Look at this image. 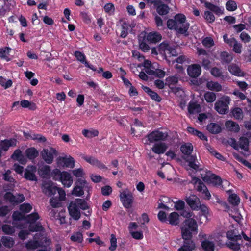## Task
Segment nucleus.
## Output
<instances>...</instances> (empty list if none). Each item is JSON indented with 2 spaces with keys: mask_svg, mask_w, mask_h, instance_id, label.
<instances>
[{
  "mask_svg": "<svg viewBox=\"0 0 251 251\" xmlns=\"http://www.w3.org/2000/svg\"><path fill=\"white\" fill-rule=\"evenodd\" d=\"M39 219V216L36 213H32L28 216V221L30 223V230L31 231H39L41 229V225L38 223H35L36 221Z\"/></svg>",
  "mask_w": 251,
  "mask_h": 251,
  "instance_id": "nucleus-17",
  "label": "nucleus"
},
{
  "mask_svg": "<svg viewBox=\"0 0 251 251\" xmlns=\"http://www.w3.org/2000/svg\"><path fill=\"white\" fill-rule=\"evenodd\" d=\"M199 172L201 178L208 184L217 187L220 185L221 179L218 176L206 170H200Z\"/></svg>",
  "mask_w": 251,
  "mask_h": 251,
  "instance_id": "nucleus-7",
  "label": "nucleus"
},
{
  "mask_svg": "<svg viewBox=\"0 0 251 251\" xmlns=\"http://www.w3.org/2000/svg\"><path fill=\"white\" fill-rule=\"evenodd\" d=\"M187 131L189 133L198 136L202 140H206L207 138L205 135L201 131H199L192 127H188L187 128Z\"/></svg>",
  "mask_w": 251,
  "mask_h": 251,
  "instance_id": "nucleus-40",
  "label": "nucleus"
},
{
  "mask_svg": "<svg viewBox=\"0 0 251 251\" xmlns=\"http://www.w3.org/2000/svg\"><path fill=\"white\" fill-rule=\"evenodd\" d=\"M187 203L189 206L194 210H200V206L201 204L200 200L195 195H191L188 197H186L185 199Z\"/></svg>",
  "mask_w": 251,
  "mask_h": 251,
  "instance_id": "nucleus-18",
  "label": "nucleus"
},
{
  "mask_svg": "<svg viewBox=\"0 0 251 251\" xmlns=\"http://www.w3.org/2000/svg\"><path fill=\"white\" fill-rule=\"evenodd\" d=\"M70 240L73 242L82 243L83 241L82 233L80 231L74 232L70 236Z\"/></svg>",
  "mask_w": 251,
  "mask_h": 251,
  "instance_id": "nucleus-34",
  "label": "nucleus"
},
{
  "mask_svg": "<svg viewBox=\"0 0 251 251\" xmlns=\"http://www.w3.org/2000/svg\"><path fill=\"white\" fill-rule=\"evenodd\" d=\"M2 231L7 234H12L14 233L15 229L10 225H5L2 226Z\"/></svg>",
  "mask_w": 251,
  "mask_h": 251,
  "instance_id": "nucleus-62",
  "label": "nucleus"
},
{
  "mask_svg": "<svg viewBox=\"0 0 251 251\" xmlns=\"http://www.w3.org/2000/svg\"><path fill=\"white\" fill-rule=\"evenodd\" d=\"M83 135L87 138H93L98 136L99 132L97 130H87L84 129L82 131Z\"/></svg>",
  "mask_w": 251,
  "mask_h": 251,
  "instance_id": "nucleus-45",
  "label": "nucleus"
},
{
  "mask_svg": "<svg viewBox=\"0 0 251 251\" xmlns=\"http://www.w3.org/2000/svg\"><path fill=\"white\" fill-rule=\"evenodd\" d=\"M221 235L214 234L209 236L201 242V246L205 251H214L215 248L214 242L219 243L222 241Z\"/></svg>",
  "mask_w": 251,
  "mask_h": 251,
  "instance_id": "nucleus-9",
  "label": "nucleus"
},
{
  "mask_svg": "<svg viewBox=\"0 0 251 251\" xmlns=\"http://www.w3.org/2000/svg\"><path fill=\"white\" fill-rule=\"evenodd\" d=\"M180 150L183 154V158L188 163L189 166L197 170L199 168V163L197 160L196 156L191 155L193 150V147L191 143H186L181 146Z\"/></svg>",
  "mask_w": 251,
  "mask_h": 251,
  "instance_id": "nucleus-5",
  "label": "nucleus"
},
{
  "mask_svg": "<svg viewBox=\"0 0 251 251\" xmlns=\"http://www.w3.org/2000/svg\"><path fill=\"white\" fill-rule=\"evenodd\" d=\"M207 88L213 91L219 92L222 90V86L218 82L210 81L207 82L206 84Z\"/></svg>",
  "mask_w": 251,
  "mask_h": 251,
  "instance_id": "nucleus-35",
  "label": "nucleus"
},
{
  "mask_svg": "<svg viewBox=\"0 0 251 251\" xmlns=\"http://www.w3.org/2000/svg\"><path fill=\"white\" fill-rule=\"evenodd\" d=\"M11 49L9 47H4L0 49V58L6 61H9L11 58L9 56V53Z\"/></svg>",
  "mask_w": 251,
  "mask_h": 251,
  "instance_id": "nucleus-31",
  "label": "nucleus"
},
{
  "mask_svg": "<svg viewBox=\"0 0 251 251\" xmlns=\"http://www.w3.org/2000/svg\"><path fill=\"white\" fill-rule=\"evenodd\" d=\"M2 242L5 247L8 248L12 247L14 244L13 240L9 237H3L2 238Z\"/></svg>",
  "mask_w": 251,
  "mask_h": 251,
  "instance_id": "nucleus-51",
  "label": "nucleus"
},
{
  "mask_svg": "<svg viewBox=\"0 0 251 251\" xmlns=\"http://www.w3.org/2000/svg\"><path fill=\"white\" fill-rule=\"evenodd\" d=\"M201 107L200 104L194 102H190L188 107V111L190 118H194V115L200 112Z\"/></svg>",
  "mask_w": 251,
  "mask_h": 251,
  "instance_id": "nucleus-25",
  "label": "nucleus"
},
{
  "mask_svg": "<svg viewBox=\"0 0 251 251\" xmlns=\"http://www.w3.org/2000/svg\"><path fill=\"white\" fill-rule=\"evenodd\" d=\"M74 55L75 56V57L76 58V59L78 61L81 62L82 63L84 64V65H85L86 67L90 68V69H91L94 71H97L96 68H95V67L93 66L90 65L86 61V57L83 53H82V52H81L80 51H75L74 53Z\"/></svg>",
  "mask_w": 251,
  "mask_h": 251,
  "instance_id": "nucleus-28",
  "label": "nucleus"
},
{
  "mask_svg": "<svg viewBox=\"0 0 251 251\" xmlns=\"http://www.w3.org/2000/svg\"><path fill=\"white\" fill-rule=\"evenodd\" d=\"M43 192L48 196H56L52 197L50 200V203L54 208L61 206V201L65 199V191L61 188H57L55 184L51 181L45 182L42 186Z\"/></svg>",
  "mask_w": 251,
  "mask_h": 251,
  "instance_id": "nucleus-2",
  "label": "nucleus"
},
{
  "mask_svg": "<svg viewBox=\"0 0 251 251\" xmlns=\"http://www.w3.org/2000/svg\"><path fill=\"white\" fill-rule=\"evenodd\" d=\"M84 191L88 193L87 198H89L92 192V187L85 180L78 179L75 184L72 194L76 197H80L84 194Z\"/></svg>",
  "mask_w": 251,
  "mask_h": 251,
  "instance_id": "nucleus-6",
  "label": "nucleus"
},
{
  "mask_svg": "<svg viewBox=\"0 0 251 251\" xmlns=\"http://www.w3.org/2000/svg\"><path fill=\"white\" fill-rule=\"evenodd\" d=\"M62 172L58 169H54L52 172L50 171V177H52L55 180H59Z\"/></svg>",
  "mask_w": 251,
  "mask_h": 251,
  "instance_id": "nucleus-63",
  "label": "nucleus"
},
{
  "mask_svg": "<svg viewBox=\"0 0 251 251\" xmlns=\"http://www.w3.org/2000/svg\"><path fill=\"white\" fill-rule=\"evenodd\" d=\"M144 66L145 68V71L147 73V70L154 69L155 67L158 66V65L155 63L152 64L150 61L146 60L144 62Z\"/></svg>",
  "mask_w": 251,
  "mask_h": 251,
  "instance_id": "nucleus-57",
  "label": "nucleus"
},
{
  "mask_svg": "<svg viewBox=\"0 0 251 251\" xmlns=\"http://www.w3.org/2000/svg\"><path fill=\"white\" fill-rule=\"evenodd\" d=\"M207 130L211 133L217 134L221 132V127L217 124L210 123L207 126Z\"/></svg>",
  "mask_w": 251,
  "mask_h": 251,
  "instance_id": "nucleus-39",
  "label": "nucleus"
},
{
  "mask_svg": "<svg viewBox=\"0 0 251 251\" xmlns=\"http://www.w3.org/2000/svg\"><path fill=\"white\" fill-rule=\"evenodd\" d=\"M88 207L85 200L77 198L70 202L68 209L70 216L74 220L77 221L81 217L80 209L86 210Z\"/></svg>",
  "mask_w": 251,
  "mask_h": 251,
  "instance_id": "nucleus-4",
  "label": "nucleus"
},
{
  "mask_svg": "<svg viewBox=\"0 0 251 251\" xmlns=\"http://www.w3.org/2000/svg\"><path fill=\"white\" fill-rule=\"evenodd\" d=\"M143 89L144 91L151 98L152 100L158 102L161 100V99L158 94L156 92L152 91L149 87L143 86Z\"/></svg>",
  "mask_w": 251,
  "mask_h": 251,
  "instance_id": "nucleus-37",
  "label": "nucleus"
},
{
  "mask_svg": "<svg viewBox=\"0 0 251 251\" xmlns=\"http://www.w3.org/2000/svg\"><path fill=\"white\" fill-rule=\"evenodd\" d=\"M200 209L201 210L202 215L205 217L207 221H209V217H210L211 214L208 207L204 204H201Z\"/></svg>",
  "mask_w": 251,
  "mask_h": 251,
  "instance_id": "nucleus-46",
  "label": "nucleus"
},
{
  "mask_svg": "<svg viewBox=\"0 0 251 251\" xmlns=\"http://www.w3.org/2000/svg\"><path fill=\"white\" fill-rule=\"evenodd\" d=\"M120 198L125 207L127 208L131 207L133 202V196L128 189H126L120 192Z\"/></svg>",
  "mask_w": 251,
  "mask_h": 251,
  "instance_id": "nucleus-12",
  "label": "nucleus"
},
{
  "mask_svg": "<svg viewBox=\"0 0 251 251\" xmlns=\"http://www.w3.org/2000/svg\"><path fill=\"white\" fill-rule=\"evenodd\" d=\"M59 180L65 187H70L72 185L73 181L71 174L66 171L62 172Z\"/></svg>",
  "mask_w": 251,
  "mask_h": 251,
  "instance_id": "nucleus-23",
  "label": "nucleus"
},
{
  "mask_svg": "<svg viewBox=\"0 0 251 251\" xmlns=\"http://www.w3.org/2000/svg\"><path fill=\"white\" fill-rule=\"evenodd\" d=\"M235 241L236 240L229 241L227 243V245L230 249L234 251H238L240 248V245L235 242Z\"/></svg>",
  "mask_w": 251,
  "mask_h": 251,
  "instance_id": "nucleus-59",
  "label": "nucleus"
},
{
  "mask_svg": "<svg viewBox=\"0 0 251 251\" xmlns=\"http://www.w3.org/2000/svg\"><path fill=\"white\" fill-rule=\"evenodd\" d=\"M168 136L166 132H163L159 130H155L148 134L143 139L145 144L150 145L151 143L155 142L165 140Z\"/></svg>",
  "mask_w": 251,
  "mask_h": 251,
  "instance_id": "nucleus-8",
  "label": "nucleus"
},
{
  "mask_svg": "<svg viewBox=\"0 0 251 251\" xmlns=\"http://www.w3.org/2000/svg\"><path fill=\"white\" fill-rule=\"evenodd\" d=\"M0 84L6 89L12 86V81L10 79H6L2 76H0Z\"/></svg>",
  "mask_w": 251,
  "mask_h": 251,
  "instance_id": "nucleus-47",
  "label": "nucleus"
},
{
  "mask_svg": "<svg viewBox=\"0 0 251 251\" xmlns=\"http://www.w3.org/2000/svg\"><path fill=\"white\" fill-rule=\"evenodd\" d=\"M157 50L159 53L164 56L166 59L168 61H171L169 59L170 57L171 56H176L178 54L175 49L171 48L166 42H163L160 44Z\"/></svg>",
  "mask_w": 251,
  "mask_h": 251,
  "instance_id": "nucleus-11",
  "label": "nucleus"
},
{
  "mask_svg": "<svg viewBox=\"0 0 251 251\" xmlns=\"http://www.w3.org/2000/svg\"><path fill=\"white\" fill-rule=\"evenodd\" d=\"M193 181H194L195 187L198 191L202 193L204 190H206V187L200 179L195 178Z\"/></svg>",
  "mask_w": 251,
  "mask_h": 251,
  "instance_id": "nucleus-43",
  "label": "nucleus"
},
{
  "mask_svg": "<svg viewBox=\"0 0 251 251\" xmlns=\"http://www.w3.org/2000/svg\"><path fill=\"white\" fill-rule=\"evenodd\" d=\"M204 19L209 23H212L215 20L214 15L209 11H205L203 16Z\"/></svg>",
  "mask_w": 251,
  "mask_h": 251,
  "instance_id": "nucleus-58",
  "label": "nucleus"
},
{
  "mask_svg": "<svg viewBox=\"0 0 251 251\" xmlns=\"http://www.w3.org/2000/svg\"><path fill=\"white\" fill-rule=\"evenodd\" d=\"M56 151L52 148L44 149L41 152V156L43 160L48 164H51L56 155Z\"/></svg>",
  "mask_w": 251,
  "mask_h": 251,
  "instance_id": "nucleus-15",
  "label": "nucleus"
},
{
  "mask_svg": "<svg viewBox=\"0 0 251 251\" xmlns=\"http://www.w3.org/2000/svg\"><path fill=\"white\" fill-rule=\"evenodd\" d=\"M39 154L38 151L34 148H30L25 151V155L30 160H34Z\"/></svg>",
  "mask_w": 251,
  "mask_h": 251,
  "instance_id": "nucleus-36",
  "label": "nucleus"
},
{
  "mask_svg": "<svg viewBox=\"0 0 251 251\" xmlns=\"http://www.w3.org/2000/svg\"><path fill=\"white\" fill-rule=\"evenodd\" d=\"M75 159L71 156H60L57 159L58 167L73 168L75 167Z\"/></svg>",
  "mask_w": 251,
  "mask_h": 251,
  "instance_id": "nucleus-13",
  "label": "nucleus"
},
{
  "mask_svg": "<svg viewBox=\"0 0 251 251\" xmlns=\"http://www.w3.org/2000/svg\"><path fill=\"white\" fill-rule=\"evenodd\" d=\"M5 199L13 203H18L23 202L25 200L23 195L18 194L16 196L13 195L11 193H7L4 196Z\"/></svg>",
  "mask_w": 251,
  "mask_h": 251,
  "instance_id": "nucleus-26",
  "label": "nucleus"
},
{
  "mask_svg": "<svg viewBox=\"0 0 251 251\" xmlns=\"http://www.w3.org/2000/svg\"><path fill=\"white\" fill-rule=\"evenodd\" d=\"M73 175L76 177L82 178L85 175V173L82 168L75 169L72 171Z\"/></svg>",
  "mask_w": 251,
  "mask_h": 251,
  "instance_id": "nucleus-50",
  "label": "nucleus"
},
{
  "mask_svg": "<svg viewBox=\"0 0 251 251\" xmlns=\"http://www.w3.org/2000/svg\"><path fill=\"white\" fill-rule=\"evenodd\" d=\"M230 144L232 147L236 150L241 149L244 151H248L249 148V140L247 138L242 137L239 139L238 143L234 139H231Z\"/></svg>",
  "mask_w": 251,
  "mask_h": 251,
  "instance_id": "nucleus-16",
  "label": "nucleus"
},
{
  "mask_svg": "<svg viewBox=\"0 0 251 251\" xmlns=\"http://www.w3.org/2000/svg\"><path fill=\"white\" fill-rule=\"evenodd\" d=\"M204 5L207 9L217 15H221L223 13L224 8L223 7H219L209 2H205Z\"/></svg>",
  "mask_w": 251,
  "mask_h": 251,
  "instance_id": "nucleus-30",
  "label": "nucleus"
},
{
  "mask_svg": "<svg viewBox=\"0 0 251 251\" xmlns=\"http://www.w3.org/2000/svg\"><path fill=\"white\" fill-rule=\"evenodd\" d=\"M233 116L236 119H242L243 118V112L241 109L235 108L232 111Z\"/></svg>",
  "mask_w": 251,
  "mask_h": 251,
  "instance_id": "nucleus-54",
  "label": "nucleus"
},
{
  "mask_svg": "<svg viewBox=\"0 0 251 251\" xmlns=\"http://www.w3.org/2000/svg\"><path fill=\"white\" fill-rule=\"evenodd\" d=\"M135 23L133 21H123L122 24L121 37L123 38L126 37L128 33L130 32L132 28L135 26Z\"/></svg>",
  "mask_w": 251,
  "mask_h": 251,
  "instance_id": "nucleus-19",
  "label": "nucleus"
},
{
  "mask_svg": "<svg viewBox=\"0 0 251 251\" xmlns=\"http://www.w3.org/2000/svg\"><path fill=\"white\" fill-rule=\"evenodd\" d=\"M226 7L227 10L229 11H233L237 9V5L234 1L229 0L226 2Z\"/></svg>",
  "mask_w": 251,
  "mask_h": 251,
  "instance_id": "nucleus-53",
  "label": "nucleus"
},
{
  "mask_svg": "<svg viewBox=\"0 0 251 251\" xmlns=\"http://www.w3.org/2000/svg\"><path fill=\"white\" fill-rule=\"evenodd\" d=\"M20 105L23 108H29L30 109H34L35 107L34 104L25 100H24L21 101Z\"/></svg>",
  "mask_w": 251,
  "mask_h": 251,
  "instance_id": "nucleus-60",
  "label": "nucleus"
},
{
  "mask_svg": "<svg viewBox=\"0 0 251 251\" xmlns=\"http://www.w3.org/2000/svg\"><path fill=\"white\" fill-rule=\"evenodd\" d=\"M147 73L150 75H156L160 78L163 77L165 75V72L157 69V67H155L154 69L147 70Z\"/></svg>",
  "mask_w": 251,
  "mask_h": 251,
  "instance_id": "nucleus-41",
  "label": "nucleus"
},
{
  "mask_svg": "<svg viewBox=\"0 0 251 251\" xmlns=\"http://www.w3.org/2000/svg\"><path fill=\"white\" fill-rule=\"evenodd\" d=\"M32 206L29 203H24L20 206V212H15L13 215V218L14 221L23 219L25 216L24 214L29 212L32 209Z\"/></svg>",
  "mask_w": 251,
  "mask_h": 251,
  "instance_id": "nucleus-14",
  "label": "nucleus"
},
{
  "mask_svg": "<svg viewBox=\"0 0 251 251\" xmlns=\"http://www.w3.org/2000/svg\"><path fill=\"white\" fill-rule=\"evenodd\" d=\"M179 215L177 213L174 212L169 214L167 220L172 225H177L179 223Z\"/></svg>",
  "mask_w": 251,
  "mask_h": 251,
  "instance_id": "nucleus-38",
  "label": "nucleus"
},
{
  "mask_svg": "<svg viewBox=\"0 0 251 251\" xmlns=\"http://www.w3.org/2000/svg\"><path fill=\"white\" fill-rule=\"evenodd\" d=\"M228 70L229 71L234 75H236L237 76H241L243 75V73L236 65H230L228 67Z\"/></svg>",
  "mask_w": 251,
  "mask_h": 251,
  "instance_id": "nucleus-42",
  "label": "nucleus"
},
{
  "mask_svg": "<svg viewBox=\"0 0 251 251\" xmlns=\"http://www.w3.org/2000/svg\"><path fill=\"white\" fill-rule=\"evenodd\" d=\"M227 237L233 241V240H240L241 237L240 235H236L234 231H229L226 234Z\"/></svg>",
  "mask_w": 251,
  "mask_h": 251,
  "instance_id": "nucleus-56",
  "label": "nucleus"
},
{
  "mask_svg": "<svg viewBox=\"0 0 251 251\" xmlns=\"http://www.w3.org/2000/svg\"><path fill=\"white\" fill-rule=\"evenodd\" d=\"M156 9L157 12L160 15H165L167 14L169 10L168 6L164 4L159 5Z\"/></svg>",
  "mask_w": 251,
  "mask_h": 251,
  "instance_id": "nucleus-48",
  "label": "nucleus"
},
{
  "mask_svg": "<svg viewBox=\"0 0 251 251\" xmlns=\"http://www.w3.org/2000/svg\"><path fill=\"white\" fill-rule=\"evenodd\" d=\"M201 67L198 64H193L190 65L187 68V73L188 75L191 77H197L200 75L201 73Z\"/></svg>",
  "mask_w": 251,
  "mask_h": 251,
  "instance_id": "nucleus-24",
  "label": "nucleus"
},
{
  "mask_svg": "<svg viewBox=\"0 0 251 251\" xmlns=\"http://www.w3.org/2000/svg\"><path fill=\"white\" fill-rule=\"evenodd\" d=\"M50 167L46 165L39 166L38 173L43 178H48L50 176Z\"/></svg>",
  "mask_w": 251,
  "mask_h": 251,
  "instance_id": "nucleus-29",
  "label": "nucleus"
},
{
  "mask_svg": "<svg viewBox=\"0 0 251 251\" xmlns=\"http://www.w3.org/2000/svg\"><path fill=\"white\" fill-rule=\"evenodd\" d=\"M221 59L224 62H229L232 60V57L226 52H223L221 54Z\"/></svg>",
  "mask_w": 251,
  "mask_h": 251,
  "instance_id": "nucleus-64",
  "label": "nucleus"
},
{
  "mask_svg": "<svg viewBox=\"0 0 251 251\" xmlns=\"http://www.w3.org/2000/svg\"><path fill=\"white\" fill-rule=\"evenodd\" d=\"M225 126L228 130L235 133L238 132L240 130L239 125L232 121L226 122Z\"/></svg>",
  "mask_w": 251,
  "mask_h": 251,
  "instance_id": "nucleus-32",
  "label": "nucleus"
},
{
  "mask_svg": "<svg viewBox=\"0 0 251 251\" xmlns=\"http://www.w3.org/2000/svg\"><path fill=\"white\" fill-rule=\"evenodd\" d=\"M228 199L229 202L235 205H238L240 201L239 197L235 194L230 195Z\"/></svg>",
  "mask_w": 251,
  "mask_h": 251,
  "instance_id": "nucleus-52",
  "label": "nucleus"
},
{
  "mask_svg": "<svg viewBox=\"0 0 251 251\" xmlns=\"http://www.w3.org/2000/svg\"><path fill=\"white\" fill-rule=\"evenodd\" d=\"M167 26L169 29H175L178 33L186 35L189 24L186 22L183 14H178L175 16L174 20L170 19L167 21Z\"/></svg>",
  "mask_w": 251,
  "mask_h": 251,
  "instance_id": "nucleus-3",
  "label": "nucleus"
},
{
  "mask_svg": "<svg viewBox=\"0 0 251 251\" xmlns=\"http://www.w3.org/2000/svg\"><path fill=\"white\" fill-rule=\"evenodd\" d=\"M168 148L167 144L163 142L155 143L151 148L152 151L157 154L164 153Z\"/></svg>",
  "mask_w": 251,
  "mask_h": 251,
  "instance_id": "nucleus-27",
  "label": "nucleus"
},
{
  "mask_svg": "<svg viewBox=\"0 0 251 251\" xmlns=\"http://www.w3.org/2000/svg\"><path fill=\"white\" fill-rule=\"evenodd\" d=\"M178 82V78L175 76H170L166 79V84L171 88H173V86L176 84Z\"/></svg>",
  "mask_w": 251,
  "mask_h": 251,
  "instance_id": "nucleus-55",
  "label": "nucleus"
},
{
  "mask_svg": "<svg viewBox=\"0 0 251 251\" xmlns=\"http://www.w3.org/2000/svg\"><path fill=\"white\" fill-rule=\"evenodd\" d=\"M231 99L227 96L222 97L215 103V110L221 114H225L228 111V105L230 104Z\"/></svg>",
  "mask_w": 251,
  "mask_h": 251,
  "instance_id": "nucleus-10",
  "label": "nucleus"
},
{
  "mask_svg": "<svg viewBox=\"0 0 251 251\" xmlns=\"http://www.w3.org/2000/svg\"><path fill=\"white\" fill-rule=\"evenodd\" d=\"M202 43L206 48H211L214 45V42L210 37L204 38L202 41Z\"/></svg>",
  "mask_w": 251,
  "mask_h": 251,
  "instance_id": "nucleus-49",
  "label": "nucleus"
},
{
  "mask_svg": "<svg viewBox=\"0 0 251 251\" xmlns=\"http://www.w3.org/2000/svg\"><path fill=\"white\" fill-rule=\"evenodd\" d=\"M204 98L206 102L208 103H212L216 100V95L213 92H206L204 94Z\"/></svg>",
  "mask_w": 251,
  "mask_h": 251,
  "instance_id": "nucleus-44",
  "label": "nucleus"
},
{
  "mask_svg": "<svg viewBox=\"0 0 251 251\" xmlns=\"http://www.w3.org/2000/svg\"><path fill=\"white\" fill-rule=\"evenodd\" d=\"M16 143V140L13 138L1 140L0 142V156L2 151H7L10 147H15Z\"/></svg>",
  "mask_w": 251,
  "mask_h": 251,
  "instance_id": "nucleus-21",
  "label": "nucleus"
},
{
  "mask_svg": "<svg viewBox=\"0 0 251 251\" xmlns=\"http://www.w3.org/2000/svg\"><path fill=\"white\" fill-rule=\"evenodd\" d=\"M117 248V239L114 235L112 234L111 235L110 239V246L109 249L110 251H113L116 250Z\"/></svg>",
  "mask_w": 251,
  "mask_h": 251,
  "instance_id": "nucleus-61",
  "label": "nucleus"
},
{
  "mask_svg": "<svg viewBox=\"0 0 251 251\" xmlns=\"http://www.w3.org/2000/svg\"><path fill=\"white\" fill-rule=\"evenodd\" d=\"M138 225L135 222L130 223L128 227L129 232L133 238L141 240L143 238V233L141 231L137 230Z\"/></svg>",
  "mask_w": 251,
  "mask_h": 251,
  "instance_id": "nucleus-20",
  "label": "nucleus"
},
{
  "mask_svg": "<svg viewBox=\"0 0 251 251\" xmlns=\"http://www.w3.org/2000/svg\"><path fill=\"white\" fill-rule=\"evenodd\" d=\"M146 39L150 43H155L161 40V36L157 32H150L147 35Z\"/></svg>",
  "mask_w": 251,
  "mask_h": 251,
  "instance_id": "nucleus-33",
  "label": "nucleus"
},
{
  "mask_svg": "<svg viewBox=\"0 0 251 251\" xmlns=\"http://www.w3.org/2000/svg\"><path fill=\"white\" fill-rule=\"evenodd\" d=\"M181 215L186 218L181 227L182 236L184 240L188 241L178 251H192L195 248V245L193 241L189 240L192 237V234L198 232V225L195 220L196 216L193 212L186 210L183 211Z\"/></svg>",
  "mask_w": 251,
  "mask_h": 251,
  "instance_id": "nucleus-1",
  "label": "nucleus"
},
{
  "mask_svg": "<svg viewBox=\"0 0 251 251\" xmlns=\"http://www.w3.org/2000/svg\"><path fill=\"white\" fill-rule=\"evenodd\" d=\"M36 168L33 165H29L25 170L24 177L29 180L36 181L37 178L35 175Z\"/></svg>",
  "mask_w": 251,
  "mask_h": 251,
  "instance_id": "nucleus-22",
  "label": "nucleus"
}]
</instances>
